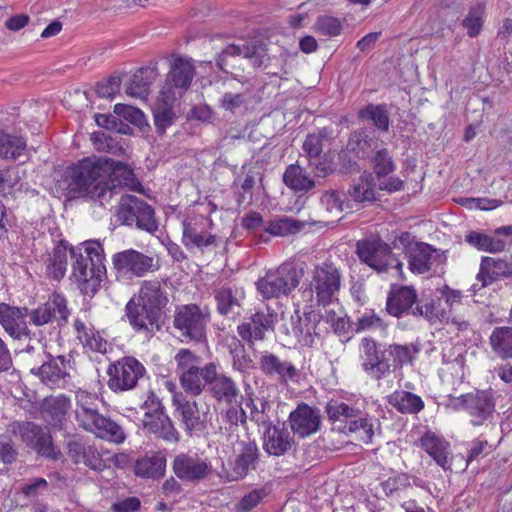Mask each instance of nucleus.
<instances>
[{
  "label": "nucleus",
  "mask_w": 512,
  "mask_h": 512,
  "mask_svg": "<svg viewBox=\"0 0 512 512\" xmlns=\"http://www.w3.org/2000/svg\"><path fill=\"white\" fill-rule=\"evenodd\" d=\"M106 168L83 159L59 173L56 186L68 198L82 197L105 205L115 196V186L105 182Z\"/></svg>",
  "instance_id": "f257e3e1"
},
{
  "label": "nucleus",
  "mask_w": 512,
  "mask_h": 512,
  "mask_svg": "<svg viewBox=\"0 0 512 512\" xmlns=\"http://www.w3.org/2000/svg\"><path fill=\"white\" fill-rule=\"evenodd\" d=\"M73 262V277L84 295L93 296L106 274L104 251L98 241H86L70 250Z\"/></svg>",
  "instance_id": "f03ea898"
},
{
  "label": "nucleus",
  "mask_w": 512,
  "mask_h": 512,
  "mask_svg": "<svg viewBox=\"0 0 512 512\" xmlns=\"http://www.w3.org/2000/svg\"><path fill=\"white\" fill-rule=\"evenodd\" d=\"M168 298L157 280L145 281L139 291L138 301L132 298L126 305V314L137 330L159 328L161 310L167 305Z\"/></svg>",
  "instance_id": "7ed1b4c3"
},
{
  "label": "nucleus",
  "mask_w": 512,
  "mask_h": 512,
  "mask_svg": "<svg viewBox=\"0 0 512 512\" xmlns=\"http://www.w3.org/2000/svg\"><path fill=\"white\" fill-rule=\"evenodd\" d=\"M76 401V419L81 427L111 442H124L126 435L122 428L114 421L99 414L98 398L95 394L79 390L76 393Z\"/></svg>",
  "instance_id": "20e7f679"
},
{
  "label": "nucleus",
  "mask_w": 512,
  "mask_h": 512,
  "mask_svg": "<svg viewBox=\"0 0 512 512\" xmlns=\"http://www.w3.org/2000/svg\"><path fill=\"white\" fill-rule=\"evenodd\" d=\"M305 274L303 264L284 262L275 269L268 270L255 283L257 291L265 299L289 295L297 288Z\"/></svg>",
  "instance_id": "39448f33"
},
{
  "label": "nucleus",
  "mask_w": 512,
  "mask_h": 512,
  "mask_svg": "<svg viewBox=\"0 0 512 512\" xmlns=\"http://www.w3.org/2000/svg\"><path fill=\"white\" fill-rule=\"evenodd\" d=\"M356 251L361 261L377 272H386L391 268L402 272L403 263L395 257L391 247L378 236L358 240Z\"/></svg>",
  "instance_id": "423d86ee"
},
{
  "label": "nucleus",
  "mask_w": 512,
  "mask_h": 512,
  "mask_svg": "<svg viewBox=\"0 0 512 512\" xmlns=\"http://www.w3.org/2000/svg\"><path fill=\"white\" fill-rule=\"evenodd\" d=\"M116 217L123 225H135L147 232H154L158 229L154 209L147 202L133 195L121 196Z\"/></svg>",
  "instance_id": "0eeeda50"
},
{
  "label": "nucleus",
  "mask_w": 512,
  "mask_h": 512,
  "mask_svg": "<svg viewBox=\"0 0 512 512\" xmlns=\"http://www.w3.org/2000/svg\"><path fill=\"white\" fill-rule=\"evenodd\" d=\"M341 273L332 262L316 265L312 271L311 292L320 305H328L336 298L341 287Z\"/></svg>",
  "instance_id": "6e6552de"
},
{
  "label": "nucleus",
  "mask_w": 512,
  "mask_h": 512,
  "mask_svg": "<svg viewBox=\"0 0 512 512\" xmlns=\"http://www.w3.org/2000/svg\"><path fill=\"white\" fill-rule=\"evenodd\" d=\"M277 317V313L266 306L258 309L249 322L238 326L241 340L245 342L243 349L256 350L257 343L264 340L266 332L273 330Z\"/></svg>",
  "instance_id": "1a4fd4ad"
},
{
  "label": "nucleus",
  "mask_w": 512,
  "mask_h": 512,
  "mask_svg": "<svg viewBox=\"0 0 512 512\" xmlns=\"http://www.w3.org/2000/svg\"><path fill=\"white\" fill-rule=\"evenodd\" d=\"M194 75L195 67L190 60L181 57L175 59L161 89L162 99L168 103L181 97L190 87Z\"/></svg>",
  "instance_id": "9d476101"
},
{
  "label": "nucleus",
  "mask_w": 512,
  "mask_h": 512,
  "mask_svg": "<svg viewBox=\"0 0 512 512\" xmlns=\"http://www.w3.org/2000/svg\"><path fill=\"white\" fill-rule=\"evenodd\" d=\"M173 404L187 431H204L212 419L210 406L204 401H189L180 395L173 397Z\"/></svg>",
  "instance_id": "9b49d317"
},
{
  "label": "nucleus",
  "mask_w": 512,
  "mask_h": 512,
  "mask_svg": "<svg viewBox=\"0 0 512 512\" xmlns=\"http://www.w3.org/2000/svg\"><path fill=\"white\" fill-rule=\"evenodd\" d=\"M208 321L209 313H204L193 304L181 307L174 317V325L182 332V336L198 343L206 339Z\"/></svg>",
  "instance_id": "f8f14e48"
},
{
  "label": "nucleus",
  "mask_w": 512,
  "mask_h": 512,
  "mask_svg": "<svg viewBox=\"0 0 512 512\" xmlns=\"http://www.w3.org/2000/svg\"><path fill=\"white\" fill-rule=\"evenodd\" d=\"M144 372L145 368L138 360L130 356L123 357L109 366L108 386L113 391L130 390L136 386Z\"/></svg>",
  "instance_id": "ddd939ff"
},
{
  "label": "nucleus",
  "mask_w": 512,
  "mask_h": 512,
  "mask_svg": "<svg viewBox=\"0 0 512 512\" xmlns=\"http://www.w3.org/2000/svg\"><path fill=\"white\" fill-rule=\"evenodd\" d=\"M233 89L235 91L225 92L219 99V107L225 111L241 114L260 100L255 94V86L250 80L238 81Z\"/></svg>",
  "instance_id": "4468645a"
},
{
  "label": "nucleus",
  "mask_w": 512,
  "mask_h": 512,
  "mask_svg": "<svg viewBox=\"0 0 512 512\" xmlns=\"http://www.w3.org/2000/svg\"><path fill=\"white\" fill-rule=\"evenodd\" d=\"M113 266L119 274L124 276L142 277L155 270L153 257L134 249L114 254Z\"/></svg>",
  "instance_id": "2eb2a0df"
},
{
  "label": "nucleus",
  "mask_w": 512,
  "mask_h": 512,
  "mask_svg": "<svg viewBox=\"0 0 512 512\" xmlns=\"http://www.w3.org/2000/svg\"><path fill=\"white\" fill-rule=\"evenodd\" d=\"M70 312L67 307V300L64 296L54 293L44 304L29 311L30 321L35 326H43L56 321L59 326L68 321Z\"/></svg>",
  "instance_id": "dca6fc26"
},
{
  "label": "nucleus",
  "mask_w": 512,
  "mask_h": 512,
  "mask_svg": "<svg viewBox=\"0 0 512 512\" xmlns=\"http://www.w3.org/2000/svg\"><path fill=\"white\" fill-rule=\"evenodd\" d=\"M212 221L202 215L189 217L183 222L182 242L188 249H204L215 243L216 237L208 229Z\"/></svg>",
  "instance_id": "f3484780"
},
{
  "label": "nucleus",
  "mask_w": 512,
  "mask_h": 512,
  "mask_svg": "<svg viewBox=\"0 0 512 512\" xmlns=\"http://www.w3.org/2000/svg\"><path fill=\"white\" fill-rule=\"evenodd\" d=\"M242 56L248 59L255 68L266 66L269 61V55L265 45L259 42L245 43L243 45L230 44L217 58V65L221 70H225L228 65L229 57Z\"/></svg>",
  "instance_id": "a211bd4d"
},
{
  "label": "nucleus",
  "mask_w": 512,
  "mask_h": 512,
  "mask_svg": "<svg viewBox=\"0 0 512 512\" xmlns=\"http://www.w3.org/2000/svg\"><path fill=\"white\" fill-rule=\"evenodd\" d=\"M240 450L234 460L223 465V474L229 481L243 479L250 470L255 469L258 459V447L253 442H241Z\"/></svg>",
  "instance_id": "6ab92c4d"
},
{
  "label": "nucleus",
  "mask_w": 512,
  "mask_h": 512,
  "mask_svg": "<svg viewBox=\"0 0 512 512\" xmlns=\"http://www.w3.org/2000/svg\"><path fill=\"white\" fill-rule=\"evenodd\" d=\"M319 315L312 309H297L291 315L292 333L300 348L313 347L318 337L315 334V325Z\"/></svg>",
  "instance_id": "aec40b11"
},
{
  "label": "nucleus",
  "mask_w": 512,
  "mask_h": 512,
  "mask_svg": "<svg viewBox=\"0 0 512 512\" xmlns=\"http://www.w3.org/2000/svg\"><path fill=\"white\" fill-rule=\"evenodd\" d=\"M27 316V307H16L7 303H0V324L15 339L29 336L30 331L25 320Z\"/></svg>",
  "instance_id": "412c9836"
},
{
  "label": "nucleus",
  "mask_w": 512,
  "mask_h": 512,
  "mask_svg": "<svg viewBox=\"0 0 512 512\" xmlns=\"http://www.w3.org/2000/svg\"><path fill=\"white\" fill-rule=\"evenodd\" d=\"M179 369L181 370L180 379L183 388L194 394H200L207 382L203 378L204 368H199L194 363L193 354H177L175 357Z\"/></svg>",
  "instance_id": "4be33fe9"
},
{
  "label": "nucleus",
  "mask_w": 512,
  "mask_h": 512,
  "mask_svg": "<svg viewBox=\"0 0 512 512\" xmlns=\"http://www.w3.org/2000/svg\"><path fill=\"white\" fill-rule=\"evenodd\" d=\"M204 380L210 386L213 396L220 401L233 402L238 395V388L235 382L224 374H219L214 363L206 365L203 374Z\"/></svg>",
  "instance_id": "5701e85b"
},
{
  "label": "nucleus",
  "mask_w": 512,
  "mask_h": 512,
  "mask_svg": "<svg viewBox=\"0 0 512 512\" xmlns=\"http://www.w3.org/2000/svg\"><path fill=\"white\" fill-rule=\"evenodd\" d=\"M173 471L177 477L187 481H197L208 476L211 465L198 456L178 455L173 462Z\"/></svg>",
  "instance_id": "b1692460"
},
{
  "label": "nucleus",
  "mask_w": 512,
  "mask_h": 512,
  "mask_svg": "<svg viewBox=\"0 0 512 512\" xmlns=\"http://www.w3.org/2000/svg\"><path fill=\"white\" fill-rule=\"evenodd\" d=\"M20 435L28 446L39 454L55 459L58 452L55 450L51 436L33 423H25L20 426Z\"/></svg>",
  "instance_id": "393cba45"
},
{
  "label": "nucleus",
  "mask_w": 512,
  "mask_h": 512,
  "mask_svg": "<svg viewBox=\"0 0 512 512\" xmlns=\"http://www.w3.org/2000/svg\"><path fill=\"white\" fill-rule=\"evenodd\" d=\"M105 182L115 186V195L119 194L121 187L136 192L142 191V185L136 178L133 169L120 161H112L109 170L106 169Z\"/></svg>",
  "instance_id": "a878e982"
},
{
  "label": "nucleus",
  "mask_w": 512,
  "mask_h": 512,
  "mask_svg": "<svg viewBox=\"0 0 512 512\" xmlns=\"http://www.w3.org/2000/svg\"><path fill=\"white\" fill-rule=\"evenodd\" d=\"M463 403L472 416L473 425L483 424L494 412L495 404L491 395L486 391L463 396Z\"/></svg>",
  "instance_id": "bb28decb"
},
{
  "label": "nucleus",
  "mask_w": 512,
  "mask_h": 512,
  "mask_svg": "<svg viewBox=\"0 0 512 512\" xmlns=\"http://www.w3.org/2000/svg\"><path fill=\"white\" fill-rule=\"evenodd\" d=\"M409 268L413 273L423 274L431 269L439 253L427 243H416L407 250Z\"/></svg>",
  "instance_id": "cd10ccee"
},
{
  "label": "nucleus",
  "mask_w": 512,
  "mask_h": 512,
  "mask_svg": "<svg viewBox=\"0 0 512 512\" xmlns=\"http://www.w3.org/2000/svg\"><path fill=\"white\" fill-rule=\"evenodd\" d=\"M67 449L68 456L74 463H83L94 470L101 469L102 461L99 453L92 445L84 442L83 439L73 437L68 441Z\"/></svg>",
  "instance_id": "c85d7f7f"
},
{
  "label": "nucleus",
  "mask_w": 512,
  "mask_h": 512,
  "mask_svg": "<svg viewBox=\"0 0 512 512\" xmlns=\"http://www.w3.org/2000/svg\"><path fill=\"white\" fill-rule=\"evenodd\" d=\"M417 301L416 291L408 286H402L397 289H393L386 301V311L394 316L401 317L403 314L408 313L412 310V306Z\"/></svg>",
  "instance_id": "c756f323"
},
{
  "label": "nucleus",
  "mask_w": 512,
  "mask_h": 512,
  "mask_svg": "<svg viewBox=\"0 0 512 512\" xmlns=\"http://www.w3.org/2000/svg\"><path fill=\"white\" fill-rule=\"evenodd\" d=\"M318 413L307 405H300L290 414L292 430L301 437L315 433L319 427Z\"/></svg>",
  "instance_id": "7c9ffc66"
},
{
  "label": "nucleus",
  "mask_w": 512,
  "mask_h": 512,
  "mask_svg": "<svg viewBox=\"0 0 512 512\" xmlns=\"http://www.w3.org/2000/svg\"><path fill=\"white\" fill-rule=\"evenodd\" d=\"M512 274V266L505 259L482 257L477 280L485 287L500 277H507Z\"/></svg>",
  "instance_id": "2f4dec72"
},
{
  "label": "nucleus",
  "mask_w": 512,
  "mask_h": 512,
  "mask_svg": "<svg viewBox=\"0 0 512 512\" xmlns=\"http://www.w3.org/2000/svg\"><path fill=\"white\" fill-rule=\"evenodd\" d=\"M421 447L444 469L450 468L449 443L434 432H426L420 439Z\"/></svg>",
  "instance_id": "473e14b6"
},
{
  "label": "nucleus",
  "mask_w": 512,
  "mask_h": 512,
  "mask_svg": "<svg viewBox=\"0 0 512 512\" xmlns=\"http://www.w3.org/2000/svg\"><path fill=\"white\" fill-rule=\"evenodd\" d=\"M243 299L244 291L239 288L221 287L215 293L217 311L223 316L239 315Z\"/></svg>",
  "instance_id": "72a5a7b5"
},
{
  "label": "nucleus",
  "mask_w": 512,
  "mask_h": 512,
  "mask_svg": "<svg viewBox=\"0 0 512 512\" xmlns=\"http://www.w3.org/2000/svg\"><path fill=\"white\" fill-rule=\"evenodd\" d=\"M292 446L289 432L276 426H268L264 432V450L269 455L280 456Z\"/></svg>",
  "instance_id": "f704fd0d"
},
{
  "label": "nucleus",
  "mask_w": 512,
  "mask_h": 512,
  "mask_svg": "<svg viewBox=\"0 0 512 512\" xmlns=\"http://www.w3.org/2000/svg\"><path fill=\"white\" fill-rule=\"evenodd\" d=\"M283 182L294 192H308L316 186L315 180L298 164H291L286 168Z\"/></svg>",
  "instance_id": "c9c22d12"
},
{
  "label": "nucleus",
  "mask_w": 512,
  "mask_h": 512,
  "mask_svg": "<svg viewBox=\"0 0 512 512\" xmlns=\"http://www.w3.org/2000/svg\"><path fill=\"white\" fill-rule=\"evenodd\" d=\"M70 409V401L64 395L49 397L43 405L44 419L54 427H63V420Z\"/></svg>",
  "instance_id": "e433bc0d"
},
{
  "label": "nucleus",
  "mask_w": 512,
  "mask_h": 512,
  "mask_svg": "<svg viewBox=\"0 0 512 512\" xmlns=\"http://www.w3.org/2000/svg\"><path fill=\"white\" fill-rule=\"evenodd\" d=\"M165 469V457L155 453L138 459L135 463L134 472L138 477L154 479L162 477Z\"/></svg>",
  "instance_id": "4c0bfd02"
},
{
  "label": "nucleus",
  "mask_w": 512,
  "mask_h": 512,
  "mask_svg": "<svg viewBox=\"0 0 512 512\" xmlns=\"http://www.w3.org/2000/svg\"><path fill=\"white\" fill-rule=\"evenodd\" d=\"M152 74L150 69H140L126 83L125 93L129 97L145 100L150 92Z\"/></svg>",
  "instance_id": "58836bf2"
},
{
  "label": "nucleus",
  "mask_w": 512,
  "mask_h": 512,
  "mask_svg": "<svg viewBox=\"0 0 512 512\" xmlns=\"http://www.w3.org/2000/svg\"><path fill=\"white\" fill-rule=\"evenodd\" d=\"M143 423L150 432L160 434L167 441L175 442L178 440L177 430L163 413H156L155 416L146 414Z\"/></svg>",
  "instance_id": "ea45409f"
},
{
  "label": "nucleus",
  "mask_w": 512,
  "mask_h": 512,
  "mask_svg": "<svg viewBox=\"0 0 512 512\" xmlns=\"http://www.w3.org/2000/svg\"><path fill=\"white\" fill-rule=\"evenodd\" d=\"M379 147V139L368 136L364 131L351 133L347 149L359 158H367Z\"/></svg>",
  "instance_id": "a19ab883"
},
{
  "label": "nucleus",
  "mask_w": 512,
  "mask_h": 512,
  "mask_svg": "<svg viewBox=\"0 0 512 512\" xmlns=\"http://www.w3.org/2000/svg\"><path fill=\"white\" fill-rule=\"evenodd\" d=\"M389 404L401 413H417L424 407L422 399L407 391H395L388 397Z\"/></svg>",
  "instance_id": "79ce46f5"
},
{
  "label": "nucleus",
  "mask_w": 512,
  "mask_h": 512,
  "mask_svg": "<svg viewBox=\"0 0 512 512\" xmlns=\"http://www.w3.org/2000/svg\"><path fill=\"white\" fill-rule=\"evenodd\" d=\"M466 242L480 251L489 253L502 252L506 243L500 238L492 237L477 231H471L465 236Z\"/></svg>",
  "instance_id": "37998d69"
},
{
  "label": "nucleus",
  "mask_w": 512,
  "mask_h": 512,
  "mask_svg": "<svg viewBox=\"0 0 512 512\" xmlns=\"http://www.w3.org/2000/svg\"><path fill=\"white\" fill-rule=\"evenodd\" d=\"M26 149V141L19 136L0 130V157L17 159Z\"/></svg>",
  "instance_id": "c03bdc74"
},
{
  "label": "nucleus",
  "mask_w": 512,
  "mask_h": 512,
  "mask_svg": "<svg viewBox=\"0 0 512 512\" xmlns=\"http://www.w3.org/2000/svg\"><path fill=\"white\" fill-rule=\"evenodd\" d=\"M68 247L63 242L55 246L49 256L47 269L55 279L64 277L67 269Z\"/></svg>",
  "instance_id": "a18cd8bd"
},
{
  "label": "nucleus",
  "mask_w": 512,
  "mask_h": 512,
  "mask_svg": "<svg viewBox=\"0 0 512 512\" xmlns=\"http://www.w3.org/2000/svg\"><path fill=\"white\" fill-rule=\"evenodd\" d=\"M304 227V223L301 221L293 220L288 217H281L279 219L269 221L263 229L265 232L273 236H287L290 234H296L301 231Z\"/></svg>",
  "instance_id": "49530a36"
},
{
  "label": "nucleus",
  "mask_w": 512,
  "mask_h": 512,
  "mask_svg": "<svg viewBox=\"0 0 512 512\" xmlns=\"http://www.w3.org/2000/svg\"><path fill=\"white\" fill-rule=\"evenodd\" d=\"M364 371L375 379H380L390 371V360L385 354H365L362 358Z\"/></svg>",
  "instance_id": "de8ad7c7"
},
{
  "label": "nucleus",
  "mask_w": 512,
  "mask_h": 512,
  "mask_svg": "<svg viewBox=\"0 0 512 512\" xmlns=\"http://www.w3.org/2000/svg\"><path fill=\"white\" fill-rule=\"evenodd\" d=\"M351 197L356 202H371L375 200V184L372 173H363L357 184L350 191Z\"/></svg>",
  "instance_id": "09e8293b"
},
{
  "label": "nucleus",
  "mask_w": 512,
  "mask_h": 512,
  "mask_svg": "<svg viewBox=\"0 0 512 512\" xmlns=\"http://www.w3.org/2000/svg\"><path fill=\"white\" fill-rule=\"evenodd\" d=\"M313 31L325 37H337L343 30V21L332 15H320L316 18Z\"/></svg>",
  "instance_id": "8fccbe9b"
},
{
  "label": "nucleus",
  "mask_w": 512,
  "mask_h": 512,
  "mask_svg": "<svg viewBox=\"0 0 512 512\" xmlns=\"http://www.w3.org/2000/svg\"><path fill=\"white\" fill-rule=\"evenodd\" d=\"M359 117L363 120H370L381 131L389 129V114L383 105L370 104L359 111Z\"/></svg>",
  "instance_id": "3c124183"
},
{
  "label": "nucleus",
  "mask_w": 512,
  "mask_h": 512,
  "mask_svg": "<svg viewBox=\"0 0 512 512\" xmlns=\"http://www.w3.org/2000/svg\"><path fill=\"white\" fill-rule=\"evenodd\" d=\"M485 6L477 3L472 6L468 14L462 21V26L467 30L470 37H476L480 34L484 23Z\"/></svg>",
  "instance_id": "603ef678"
},
{
  "label": "nucleus",
  "mask_w": 512,
  "mask_h": 512,
  "mask_svg": "<svg viewBox=\"0 0 512 512\" xmlns=\"http://www.w3.org/2000/svg\"><path fill=\"white\" fill-rule=\"evenodd\" d=\"M330 140V135L326 128L318 131L317 133L309 134L304 143L303 150L310 159L317 158L323 151L325 142Z\"/></svg>",
  "instance_id": "864d4df0"
},
{
  "label": "nucleus",
  "mask_w": 512,
  "mask_h": 512,
  "mask_svg": "<svg viewBox=\"0 0 512 512\" xmlns=\"http://www.w3.org/2000/svg\"><path fill=\"white\" fill-rule=\"evenodd\" d=\"M346 428L350 433L356 434V438L363 442L371 441L374 434V422L372 418L359 417L351 419Z\"/></svg>",
  "instance_id": "5fc2aeb1"
},
{
  "label": "nucleus",
  "mask_w": 512,
  "mask_h": 512,
  "mask_svg": "<svg viewBox=\"0 0 512 512\" xmlns=\"http://www.w3.org/2000/svg\"><path fill=\"white\" fill-rule=\"evenodd\" d=\"M490 344L495 352H512V327H496L490 336Z\"/></svg>",
  "instance_id": "6e6d98bb"
},
{
  "label": "nucleus",
  "mask_w": 512,
  "mask_h": 512,
  "mask_svg": "<svg viewBox=\"0 0 512 512\" xmlns=\"http://www.w3.org/2000/svg\"><path fill=\"white\" fill-rule=\"evenodd\" d=\"M354 330L356 332L363 331H385L387 325L373 310L365 311L354 322Z\"/></svg>",
  "instance_id": "4d7b16f0"
},
{
  "label": "nucleus",
  "mask_w": 512,
  "mask_h": 512,
  "mask_svg": "<svg viewBox=\"0 0 512 512\" xmlns=\"http://www.w3.org/2000/svg\"><path fill=\"white\" fill-rule=\"evenodd\" d=\"M261 367L268 374L276 373L282 377H293L295 375V368L292 365L280 362L273 354L262 358Z\"/></svg>",
  "instance_id": "13d9d810"
},
{
  "label": "nucleus",
  "mask_w": 512,
  "mask_h": 512,
  "mask_svg": "<svg viewBox=\"0 0 512 512\" xmlns=\"http://www.w3.org/2000/svg\"><path fill=\"white\" fill-rule=\"evenodd\" d=\"M159 100L161 103H159L154 110V121L156 127L159 130L164 131L174 121L175 113L171 106L174 101L166 103L161 96L159 97Z\"/></svg>",
  "instance_id": "bf43d9fd"
},
{
  "label": "nucleus",
  "mask_w": 512,
  "mask_h": 512,
  "mask_svg": "<svg viewBox=\"0 0 512 512\" xmlns=\"http://www.w3.org/2000/svg\"><path fill=\"white\" fill-rule=\"evenodd\" d=\"M374 172L378 179L387 176L395 169V164L388 153V150L381 148L373 157Z\"/></svg>",
  "instance_id": "052dcab7"
},
{
  "label": "nucleus",
  "mask_w": 512,
  "mask_h": 512,
  "mask_svg": "<svg viewBox=\"0 0 512 512\" xmlns=\"http://www.w3.org/2000/svg\"><path fill=\"white\" fill-rule=\"evenodd\" d=\"M67 356L70 358L71 354H61L51 359L50 362L44 363L40 367V374L42 376H54L61 377L66 374L65 372V362Z\"/></svg>",
  "instance_id": "680f3d73"
},
{
  "label": "nucleus",
  "mask_w": 512,
  "mask_h": 512,
  "mask_svg": "<svg viewBox=\"0 0 512 512\" xmlns=\"http://www.w3.org/2000/svg\"><path fill=\"white\" fill-rule=\"evenodd\" d=\"M270 493L266 486L254 489L246 494L240 501L239 507L242 511H250L263 501Z\"/></svg>",
  "instance_id": "e2e57ef3"
},
{
  "label": "nucleus",
  "mask_w": 512,
  "mask_h": 512,
  "mask_svg": "<svg viewBox=\"0 0 512 512\" xmlns=\"http://www.w3.org/2000/svg\"><path fill=\"white\" fill-rule=\"evenodd\" d=\"M327 412L331 418L351 420L356 418L360 411L359 409L348 406L346 403L331 401L327 406Z\"/></svg>",
  "instance_id": "0e129e2a"
},
{
  "label": "nucleus",
  "mask_w": 512,
  "mask_h": 512,
  "mask_svg": "<svg viewBox=\"0 0 512 512\" xmlns=\"http://www.w3.org/2000/svg\"><path fill=\"white\" fill-rule=\"evenodd\" d=\"M321 203L335 217H338L343 210V200L340 192L335 190L326 191L321 197Z\"/></svg>",
  "instance_id": "69168bd1"
},
{
  "label": "nucleus",
  "mask_w": 512,
  "mask_h": 512,
  "mask_svg": "<svg viewBox=\"0 0 512 512\" xmlns=\"http://www.w3.org/2000/svg\"><path fill=\"white\" fill-rule=\"evenodd\" d=\"M120 86V77L112 76L97 84L96 93L99 97L111 99L120 90Z\"/></svg>",
  "instance_id": "338daca9"
},
{
  "label": "nucleus",
  "mask_w": 512,
  "mask_h": 512,
  "mask_svg": "<svg viewBox=\"0 0 512 512\" xmlns=\"http://www.w3.org/2000/svg\"><path fill=\"white\" fill-rule=\"evenodd\" d=\"M413 316H421L430 322H434L440 319L442 312L438 309L435 304L430 301L426 303H418L415 308L411 310Z\"/></svg>",
  "instance_id": "774afa93"
}]
</instances>
